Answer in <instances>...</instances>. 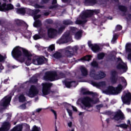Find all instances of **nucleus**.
Returning a JSON list of instances; mask_svg holds the SVG:
<instances>
[{"label": "nucleus", "instance_id": "nucleus-33", "mask_svg": "<svg viewBox=\"0 0 131 131\" xmlns=\"http://www.w3.org/2000/svg\"><path fill=\"white\" fill-rule=\"evenodd\" d=\"M118 9L120 11L123 12L124 13H126V12H127V7L123 5H119L118 6Z\"/></svg>", "mask_w": 131, "mask_h": 131}, {"label": "nucleus", "instance_id": "nucleus-20", "mask_svg": "<svg viewBox=\"0 0 131 131\" xmlns=\"http://www.w3.org/2000/svg\"><path fill=\"white\" fill-rule=\"evenodd\" d=\"M76 82L75 81H66L64 80L63 81V83H64V85L68 89H70L72 86H74L75 85V83Z\"/></svg>", "mask_w": 131, "mask_h": 131}, {"label": "nucleus", "instance_id": "nucleus-5", "mask_svg": "<svg viewBox=\"0 0 131 131\" xmlns=\"http://www.w3.org/2000/svg\"><path fill=\"white\" fill-rule=\"evenodd\" d=\"M90 76L92 77V78H94L95 80H99L105 78V77H106V74L101 71L98 72V74H96V70L93 69L90 71Z\"/></svg>", "mask_w": 131, "mask_h": 131}, {"label": "nucleus", "instance_id": "nucleus-24", "mask_svg": "<svg viewBox=\"0 0 131 131\" xmlns=\"http://www.w3.org/2000/svg\"><path fill=\"white\" fill-rule=\"evenodd\" d=\"M91 50L93 51V52H94V53H98V52H100L101 48H100V46H99V45L97 44H94L92 47Z\"/></svg>", "mask_w": 131, "mask_h": 131}, {"label": "nucleus", "instance_id": "nucleus-25", "mask_svg": "<svg viewBox=\"0 0 131 131\" xmlns=\"http://www.w3.org/2000/svg\"><path fill=\"white\" fill-rule=\"evenodd\" d=\"M88 22V20H80V19H77L75 21V24L77 25H81L82 27H84V24Z\"/></svg>", "mask_w": 131, "mask_h": 131}, {"label": "nucleus", "instance_id": "nucleus-16", "mask_svg": "<svg viewBox=\"0 0 131 131\" xmlns=\"http://www.w3.org/2000/svg\"><path fill=\"white\" fill-rule=\"evenodd\" d=\"M32 63L34 65H42L45 64V59L42 57H37L32 59Z\"/></svg>", "mask_w": 131, "mask_h": 131}, {"label": "nucleus", "instance_id": "nucleus-19", "mask_svg": "<svg viewBox=\"0 0 131 131\" xmlns=\"http://www.w3.org/2000/svg\"><path fill=\"white\" fill-rule=\"evenodd\" d=\"M10 127H11V124L9 122L4 123L2 127L0 128V131H8L10 129Z\"/></svg>", "mask_w": 131, "mask_h": 131}, {"label": "nucleus", "instance_id": "nucleus-38", "mask_svg": "<svg viewBox=\"0 0 131 131\" xmlns=\"http://www.w3.org/2000/svg\"><path fill=\"white\" fill-rule=\"evenodd\" d=\"M7 4L3 3L0 5V11L1 12H6L7 11Z\"/></svg>", "mask_w": 131, "mask_h": 131}, {"label": "nucleus", "instance_id": "nucleus-62", "mask_svg": "<svg viewBox=\"0 0 131 131\" xmlns=\"http://www.w3.org/2000/svg\"><path fill=\"white\" fill-rule=\"evenodd\" d=\"M88 46H89V48L92 49V47L94 46V45L92 43V41L89 40L88 41Z\"/></svg>", "mask_w": 131, "mask_h": 131}, {"label": "nucleus", "instance_id": "nucleus-37", "mask_svg": "<svg viewBox=\"0 0 131 131\" xmlns=\"http://www.w3.org/2000/svg\"><path fill=\"white\" fill-rule=\"evenodd\" d=\"M63 25H73V21L70 19L64 20L62 21Z\"/></svg>", "mask_w": 131, "mask_h": 131}, {"label": "nucleus", "instance_id": "nucleus-9", "mask_svg": "<svg viewBox=\"0 0 131 131\" xmlns=\"http://www.w3.org/2000/svg\"><path fill=\"white\" fill-rule=\"evenodd\" d=\"M112 119L116 120V121H119V120H124L125 119V117L124 116V114L122 113L120 110L114 113V116Z\"/></svg>", "mask_w": 131, "mask_h": 131}, {"label": "nucleus", "instance_id": "nucleus-15", "mask_svg": "<svg viewBox=\"0 0 131 131\" xmlns=\"http://www.w3.org/2000/svg\"><path fill=\"white\" fill-rule=\"evenodd\" d=\"M58 34V30L56 29L50 28L48 30V35L50 38H54L55 36H57Z\"/></svg>", "mask_w": 131, "mask_h": 131}, {"label": "nucleus", "instance_id": "nucleus-57", "mask_svg": "<svg viewBox=\"0 0 131 131\" xmlns=\"http://www.w3.org/2000/svg\"><path fill=\"white\" fill-rule=\"evenodd\" d=\"M50 111H51V112H52V113H53V114L54 115L55 119L57 120V112H56V111H55L53 109H51Z\"/></svg>", "mask_w": 131, "mask_h": 131}, {"label": "nucleus", "instance_id": "nucleus-36", "mask_svg": "<svg viewBox=\"0 0 131 131\" xmlns=\"http://www.w3.org/2000/svg\"><path fill=\"white\" fill-rule=\"evenodd\" d=\"M66 77V74H65L62 72H59L58 74H57V78L58 79H61V78H65Z\"/></svg>", "mask_w": 131, "mask_h": 131}, {"label": "nucleus", "instance_id": "nucleus-6", "mask_svg": "<svg viewBox=\"0 0 131 131\" xmlns=\"http://www.w3.org/2000/svg\"><path fill=\"white\" fill-rule=\"evenodd\" d=\"M14 24H15V26H12L11 30L12 31H15V32H21V28H19L20 26H24L25 24L27 25L25 21L20 20V19H15L14 20Z\"/></svg>", "mask_w": 131, "mask_h": 131}, {"label": "nucleus", "instance_id": "nucleus-34", "mask_svg": "<svg viewBox=\"0 0 131 131\" xmlns=\"http://www.w3.org/2000/svg\"><path fill=\"white\" fill-rule=\"evenodd\" d=\"M53 57L55 59H61L63 56L62 55V53L57 52L53 54Z\"/></svg>", "mask_w": 131, "mask_h": 131}, {"label": "nucleus", "instance_id": "nucleus-45", "mask_svg": "<svg viewBox=\"0 0 131 131\" xmlns=\"http://www.w3.org/2000/svg\"><path fill=\"white\" fill-rule=\"evenodd\" d=\"M115 53V51H112L109 56L108 59L110 61H114L115 60V56L113 55V53Z\"/></svg>", "mask_w": 131, "mask_h": 131}, {"label": "nucleus", "instance_id": "nucleus-58", "mask_svg": "<svg viewBox=\"0 0 131 131\" xmlns=\"http://www.w3.org/2000/svg\"><path fill=\"white\" fill-rule=\"evenodd\" d=\"M58 5H51L49 7V9L51 10L53 9H56V8H58Z\"/></svg>", "mask_w": 131, "mask_h": 131}, {"label": "nucleus", "instance_id": "nucleus-29", "mask_svg": "<svg viewBox=\"0 0 131 131\" xmlns=\"http://www.w3.org/2000/svg\"><path fill=\"white\" fill-rule=\"evenodd\" d=\"M80 71L82 73V76H88V70L84 67H82L80 68Z\"/></svg>", "mask_w": 131, "mask_h": 131}, {"label": "nucleus", "instance_id": "nucleus-4", "mask_svg": "<svg viewBox=\"0 0 131 131\" xmlns=\"http://www.w3.org/2000/svg\"><path fill=\"white\" fill-rule=\"evenodd\" d=\"M57 76L58 74L56 71H48L45 73L43 78L47 81H56L58 80Z\"/></svg>", "mask_w": 131, "mask_h": 131}, {"label": "nucleus", "instance_id": "nucleus-56", "mask_svg": "<svg viewBox=\"0 0 131 131\" xmlns=\"http://www.w3.org/2000/svg\"><path fill=\"white\" fill-rule=\"evenodd\" d=\"M6 24V20L3 19H0V25L1 26H4Z\"/></svg>", "mask_w": 131, "mask_h": 131}, {"label": "nucleus", "instance_id": "nucleus-28", "mask_svg": "<svg viewBox=\"0 0 131 131\" xmlns=\"http://www.w3.org/2000/svg\"><path fill=\"white\" fill-rule=\"evenodd\" d=\"M68 50H71L72 52L73 53V55H74V53H77V51H78V47L75 46L74 47H71V46H68L67 47Z\"/></svg>", "mask_w": 131, "mask_h": 131}, {"label": "nucleus", "instance_id": "nucleus-64", "mask_svg": "<svg viewBox=\"0 0 131 131\" xmlns=\"http://www.w3.org/2000/svg\"><path fill=\"white\" fill-rule=\"evenodd\" d=\"M68 113L69 114V116H72V111L70 110H68Z\"/></svg>", "mask_w": 131, "mask_h": 131}, {"label": "nucleus", "instance_id": "nucleus-18", "mask_svg": "<svg viewBox=\"0 0 131 131\" xmlns=\"http://www.w3.org/2000/svg\"><path fill=\"white\" fill-rule=\"evenodd\" d=\"M23 54H24L25 57H27L28 61L31 62V57H32V54L28 52V50L25 49H23Z\"/></svg>", "mask_w": 131, "mask_h": 131}, {"label": "nucleus", "instance_id": "nucleus-52", "mask_svg": "<svg viewBox=\"0 0 131 131\" xmlns=\"http://www.w3.org/2000/svg\"><path fill=\"white\" fill-rule=\"evenodd\" d=\"M122 29V26H121L120 25H117L116 27V30L117 31H120Z\"/></svg>", "mask_w": 131, "mask_h": 131}, {"label": "nucleus", "instance_id": "nucleus-26", "mask_svg": "<svg viewBox=\"0 0 131 131\" xmlns=\"http://www.w3.org/2000/svg\"><path fill=\"white\" fill-rule=\"evenodd\" d=\"M29 12L30 14L31 15V16H33L34 17V16L37 15V14H38L40 12V10L39 9H35V10L29 9Z\"/></svg>", "mask_w": 131, "mask_h": 131}, {"label": "nucleus", "instance_id": "nucleus-61", "mask_svg": "<svg viewBox=\"0 0 131 131\" xmlns=\"http://www.w3.org/2000/svg\"><path fill=\"white\" fill-rule=\"evenodd\" d=\"M92 85H93V86H98L99 87V83H98V82H92Z\"/></svg>", "mask_w": 131, "mask_h": 131}, {"label": "nucleus", "instance_id": "nucleus-13", "mask_svg": "<svg viewBox=\"0 0 131 131\" xmlns=\"http://www.w3.org/2000/svg\"><path fill=\"white\" fill-rule=\"evenodd\" d=\"M11 100H12V96H6L1 101L0 106L7 108L9 106V104H10Z\"/></svg>", "mask_w": 131, "mask_h": 131}, {"label": "nucleus", "instance_id": "nucleus-1", "mask_svg": "<svg viewBox=\"0 0 131 131\" xmlns=\"http://www.w3.org/2000/svg\"><path fill=\"white\" fill-rule=\"evenodd\" d=\"M23 48L17 46L14 48L11 52L12 57L19 62V63H24L25 62V58L22 56V52H23ZM22 50V51H21Z\"/></svg>", "mask_w": 131, "mask_h": 131}, {"label": "nucleus", "instance_id": "nucleus-12", "mask_svg": "<svg viewBox=\"0 0 131 131\" xmlns=\"http://www.w3.org/2000/svg\"><path fill=\"white\" fill-rule=\"evenodd\" d=\"M94 15V12L92 10H87L83 11L80 14V16L82 20H86L88 18H91Z\"/></svg>", "mask_w": 131, "mask_h": 131}, {"label": "nucleus", "instance_id": "nucleus-39", "mask_svg": "<svg viewBox=\"0 0 131 131\" xmlns=\"http://www.w3.org/2000/svg\"><path fill=\"white\" fill-rule=\"evenodd\" d=\"M65 28H66L65 26H61L59 28H58L57 31L58 34H62V33H63V31L65 30Z\"/></svg>", "mask_w": 131, "mask_h": 131}, {"label": "nucleus", "instance_id": "nucleus-17", "mask_svg": "<svg viewBox=\"0 0 131 131\" xmlns=\"http://www.w3.org/2000/svg\"><path fill=\"white\" fill-rule=\"evenodd\" d=\"M126 53H128L127 59L131 61V43H127L125 46Z\"/></svg>", "mask_w": 131, "mask_h": 131}, {"label": "nucleus", "instance_id": "nucleus-40", "mask_svg": "<svg viewBox=\"0 0 131 131\" xmlns=\"http://www.w3.org/2000/svg\"><path fill=\"white\" fill-rule=\"evenodd\" d=\"M91 65L92 67H93V68H99V63L96 60H93L91 63Z\"/></svg>", "mask_w": 131, "mask_h": 131}, {"label": "nucleus", "instance_id": "nucleus-50", "mask_svg": "<svg viewBox=\"0 0 131 131\" xmlns=\"http://www.w3.org/2000/svg\"><path fill=\"white\" fill-rule=\"evenodd\" d=\"M38 81V79L36 77H32L31 79V82L33 83H36Z\"/></svg>", "mask_w": 131, "mask_h": 131}, {"label": "nucleus", "instance_id": "nucleus-59", "mask_svg": "<svg viewBox=\"0 0 131 131\" xmlns=\"http://www.w3.org/2000/svg\"><path fill=\"white\" fill-rule=\"evenodd\" d=\"M31 131H39V128L36 126H34Z\"/></svg>", "mask_w": 131, "mask_h": 131}, {"label": "nucleus", "instance_id": "nucleus-63", "mask_svg": "<svg viewBox=\"0 0 131 131\" xmlns=\"http://www.w3.org/2000/svg\"><path fill=\"white\" fill-rule=\"evenodd\" d=\"M118 37V36H117L116 34H115L113 38V41L114 42L116 41Z\"/></svg>", "mask_w": 131, "mask_h": 131}, {"label": "nucleus", "instance_id": "nucleus-53", "mask_svg": "<svg viewBox=\"0 0 131 131\" xmlns=\"http://www.w3.org/2000/svg\"><path fill=\"white\" fill-rule=\"evenodd\" d=\"M70 29L71 31H72V32H73V33H75V32H76V30H77V28L74 27H71L70 28Z\"/></svg>", "mask_w": 131, "mask_h": 131}, {"label": "nucleus", "instance_id": "nucleus-23", "mask_svg": "<svg viewBox=\"0 0 131 131\" xmlns=\"http://www.w3.org/2000/svg\"><path fill=\"white\" fill-rule=\"evenodd\" d=\"M64 55L67 58H71L74 54H73V52H72L71 50L68 49L67 47H66Z\"/></svg>", "mask_w": 131, "mask_h": 131}, {"label": "nucleus", "instance_id": "nucleus-55", "mask_svg": "<svg viewBox=\"0 0 131 131\" xmlns=\"http://www.w3.org/2000/svg\"><path fill=\"white\" fill-rule=\"evenodd\" d=\"M41 17V15L40 14H36V15H34L33 16V18H34V20H37L38 19H39V18Z\"/></svg>", "mask_w": 131, "mask_h": 131}, {"label": "nucleus", "instance_id": "nucleus-7", "mask_svg": "<svg viewBox=\"0 0 131 131\" xmlns=\"http://www.w3.org/2000/svg\"><path fill=\"white\" fill-rule=\"evenodd\" d=\"M42 93L43 96H48V95H50L51 92L52 93L53 91H51V88L53 86L52 83L46 82L42 83Z\"/></svg>", "mask_w": 131, "mask_h": 131}, {"label": "nucleus", "instance_id": "nucleus-51", "mask_svg": "<svg viewBox=\"0 0 131 131\" xmlns=\"http://www.w3.org/2000/svg\"><path fill=\"white\" fill-rule=\"evenodd\" d=\"M55 50V46L51 45L48 48L49 52H53Z\"/></svg>", "mask_w": 131, "mask_h": 131}, {"label": "nucleus", "instance_id": "nucleus-8", "mask_svg": "<svg viewBox=\"0 0 131 131\" xmlns=\"http://www.w3.org/2000/svg\"><path fill=\"white\" fill-rule=\"evenodd\" d=\"M71 40L70 38V32H66L62 35L60 39L57 41L58 43H67Z\"/></svg>", "mask_w": 131, "mask_h": 131}, {"label": "nucleus", "instance_id": "nucleus-43", "mask_svg": "<svg viewBox=\"0 0 131 131\" xmlns=\"http://www.w3.org/2000/svg\"><path fill=\"white\" fill-rule=\"evenodd\" d=\"M117 69H123V70H126V67L121 63H118L117 66Z\"/></svg>", "mask_w": 131, "mask_h": 131}, {"label": "nucleus", "instance_id": "nucleus-48", "mask_svg": "<svg viewBox=\"0 0 131 131\" xmlns=\"http://www.w3.org/2000/svg\"><path fill=\"white\" fill-rule=\"evenodd\" d=\"M7 59L6 56H3L2 54H0V63H5V61Z\"/></svg>", "mask_w": 131, "mask_h": 131}, {"label": "nucleus", "instance_id": "nucleus-30", "mask_svg": "<svg viewBox=\"0 0 131 131\" xmlns=\"http://www.w3.org/2000/svg\"><path fill=\"white\" fill-rule=\"evenodd\" d=\"M79 60H81V61H89L92 60V56L91 55H86L85 56L81 58Z\"/></svg>", "mask_w": 131, "mask_h": 131}, {"label": "nucleus", "instance_id": "nucleus-3", "mask_svg": "<svg viewBox=\"0 0 131 131\" xmlns=\"http://www.w3.org/2000/svg\"><path fill=\"white\" fill-rule=\"evenodd\" d=\"M122 89H123V86L121 84H119L116 88L110 85L107 89L105 90V92L110 95H118V94H120L122 92Z\"/></svg>", "mask_w": 131, "mask_h": 131}, {"label": "nucleus", "instance_id": "nucleus-60", "mask_svg": "<svg viewBox=\"0 0 131 131\" xmlns=\"http://www.w3.org/2000/svg\"><path fill=\"white\" fill-rule=\"evenodd\" d=\"M46 22L48 23V24H53V20L50 19H46Z\"/></svg>", "mask_w": 131, "mask_h": 131}, {"label": "nucleus", "instance_id": "nucleus-31", "mask_svg": "<svg viewBox=\"0 0 131 131\" xmlns=\"http://www.w3.org/2000/svg\"><path fill=\"white\" fill-rule=\"evenodd\" d=\"M39 35L41 38H42L43 37H45L46 36V31L45 30L42 29V28L40 29L39 30L38 32Z\"/></svg>", "mask_w": 131, "mask_h": 131}, {"label": "nucleus", "instance_id": "nucleus-46", "mask_svg": "<svg viewBox=\"0 0 131 131\" xmlns=\"http://www.w3.org/2000/svg\"><path fill=\"white\" fill-rule=\"evenodd\" d=\"M18 14H25L26 13V10L25 8H18L17 10Z\"/></svg>", "mask_w": 131, "mask_h": 131}, {"label": "nucleus", "instance_id": "nucleus-11", "mask_svg": "<svg viewBox=\"0 0 131 131\" xmlns=\"http://www.w3.org/2000/svg\"><path fill=\"white\" fill-rule=\"evenodd\" d=\"M121 99L123 104L129 105L131 103V93L127 92L125 95H123Z\"/></svg>", "mask_w": 131, "mask_h": 131}, {"label": "nucleus", "instance_id": "nucleus-41", "mask_svg": "<svg viewBox=\"0 0 131 131\" xmlns=\"http://www.w3.org/2000/svg\"><path fill=\"white\" fill-rule=\"evenodd\" d=\"M18 100L19 102H21V103H24V102H25L26 101V97L24 96V94H21L18 97Z\"/></svg>", "mask_w": 131, "mask_h": 131}, {"label": "nucleus", "instance_id": "nucleus-2", "mask_svg": "<svg viewBox=\"0 0 131 131\" xmlns=\"http://www.w3.org/2000/svg\"><path fill=\"white\" fill-rule=\"evenodd\" d=\"M92 102H93V99L90 97L86 96L82 98L81 99V103L82 105L81 107L82 109L86 110L88 112H91L93 111V104H92Z\"/></svg>", "mask_w": 131, "mask_h": 131}, {"label": "nucleus", "instance_id": "nucleus-35", "mask_svg": "<svg viewBox=\"0 0 131 131\" xmlns=\"http://www.w3.org/2000/svg\"><path fill=\"white\" fill-rule=\"evenodd\" d=\"M82 35V32L81 31H79L75 34V37L76 39H80L81 38V36Z\"/></svg>", "mask_w": 131, "mask_h": 131}, {"label": "nucleus", "instance_id": "nucleus-47", "mask_svg": "<svg viewBox=\"0 0 131 131\" xmlns=\"http://www.w3.org/2000/svg\"><path fill=\"white\" fill-rule=\"evenodd\" d=\"M13 9H14L13 5L11 4L6 5V11H10V10H13Z\"/></svg>", "mask_w": 131, "mask_h": 131}, {"label": "nucleus", "instance_id": "nucleus-44", "mask_svg": "<svg viewBox=\"0 0 131 131\" xmlns=\"http://www.w3.org/2000/svg\"><path fill=\"white\" fill-rule=\"evenodd\" d=\"M105 57V53L104 52H101L97 55V58L98 60H103Z\"/></svg>", "mask_w": 131, "mask_h": 131}, {"label": "nucleus", "instance_id": "nucleus-27", "mask_svg": "<svg viewBox=\"0 0 131 131\" xmlns=\"http://www.w3.org/2000/svg\"><path fill=\"white\" fill-rule=\"evenodd\" d=\"M23 125L18 124L15 126L12 129V131H23Z\"/></svg>", "mask_w": 131, "mask_h": 131}, {"label": "nucleus", "instance_id": "nucleus-49", "mask_svg": "<svg viewBox=\"0 0 131 131\" xmlns=\"http://www.w3.org/2000/svg\"><path fill=\"white\" fill-rule=\"evenodd\" d=\"M33 37L34 40H37V39H40L41 38L40 36L37 34H35Z\"/></svg>", "mask_w": 131, "mask_h": 131}, {"label": "nucleus", "instance_id": "nucleus-54", "mask_svg": "<svg viewBox=\"0 0 131 131\" xmlns=\"http://www.w3.org/2000/svg\"><path fill=\"white\" fill-rule=\"evenodd\" d=\"M106 85V82L105 81H101L98 83V87L104 86Z\"/></svg>", "mask_w": 131, "mask_h": 131}, {"label": "nucleus", "instance_id": "nucleus-14", "mask_svg": "<svg viewBox=\"0 0 131 131\" xmlns=\"http://www.w3.org/2000/svg\"><path fill=\"white\" fill-rule=\"evenodd\" d=\"M118 75V73H117V71L114 70L112 71L111 72V82L112 84H116V83H117V80H118V77H117V75Z\"/></svg>", "mask_w": 131, "mask_h": 131}, {"label": "nucleus", "instance_id": "nucleus-32", "mask_svg": "<svg viewBox=\"0 0 131 131\" xmlns=\"http://www.w3.org/2000/svg\"><path fill=\"white\" fill-rule=\"evenodd\" d=\"M33 26H34V27H36V28L38 27H40V26H41V21L39 19L35 20Z\"/></svg>", "mask_w": 131, "mask_h": 131}, {"label": "nucleus", "instance_id": "nucleus-22", "mask_svg": "<svg viewBox=\"0 0 131 131\" xmlns=\"http://www.w3.org/2000/svg\"><path fill=\"white\" fill-rule=\"evenodd\" d=\"M81 92H82L83 95H84L85 96H86L88 95H91V96H92V97H95V96H96V93H94L93 92H91L89 91H86L85 89H82Z\"/></svg>", "mask_w": 131, "mask_h": 131}, {"label": "nucleus", "instance_id": "nucleus-10", "mask_svg": "<svg viewBox=\"0 0 131 131\" xmlns=\"http://www.w3.org/2000/svg\"><path fill=\"white\" fill-rule=\"evenodd\" d=\"M36 95H38V90L36 86L32 85L29 90L28 96L30 98H34Z\"/></svg>", "mask_w": 131, "mask_h": 131}, {"label": "nucleus", "instance_id": "nucleus-42", "mask_svg": "<svg viewBox=\"0 0 131 131\" xmlns=\"http://www.w3.org/2000/svg\"><path fill=\"white\" fill-rule=\"evenodd\" d=\"M116 127H121V128H125V129H127V127H128V125L123 123L120 124V125H116Z\"/></svg>", "mask_w": 131, "mask_h": 131}, {"label": "nucleus", "instance_id": "nucleus-21", "mask_svg": "<svg viewBox=\"0 0 131 131\" xmlns=\"http://www.w3.org/2000/svg\"><path fill=\"white\" fill-rule=\"evenodd\" d=\"M98 3L97 0H85L84 4L86 6H95Z\"/></svg>", "mask_w": 131, "mask_h": 131}]
</instances>
